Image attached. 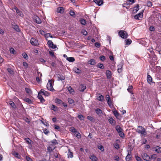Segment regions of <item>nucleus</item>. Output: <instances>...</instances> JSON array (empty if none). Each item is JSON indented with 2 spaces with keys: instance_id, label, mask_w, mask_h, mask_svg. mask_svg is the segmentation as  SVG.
<instances>
[{
  "instance_id": "obj_1",
  "label": "nucleus",
  "mask_w": 161,
  "mask_h": 161,
  "mask_svg": "<svg viewBox=\"0 0 161 161\" xmlns=\"http://www.w3.org/2000/svg\"><path fill=\"white\" fill-rule=\"evenodd\" d=\"M136 131L142 136H145L147 135V132L145 129L142 126H138Z\"/></svg>"
},
{
  "instance_id": "obj_2",
  "label": "nucleus",
  "mask_w": 161,
  "mask_h": 161,
  "mask_svg": "<svg viewBox=\"0 0 161 161\" xmlns=\"http://www.w3.org/2000/svg\"><path fill=\"white\" fill-rule=\"evenodd\" d=\"M119 36L122 38H126L127 37V34L126 32L124 31L120 30L119 32Z\"/></svg>"
},
{
  "instance_id": "obj_3",
  "label": "nucleus",
  "mask_w": 161,
  "mask_h": 161,
  "mask_svg": "<svg viewBox=\"0 0 161 161\" xmlns=\"http://www.w3.org/2000/svg\"><path fill=\"white\" fill-rule=\"evenodd\" d=\"M47 89L49 90L53 91L54 90L52 85V81L51 80H49L48 81V82L47 84Z\"/></svg>"
},
{
  "instance_id": "obj_4",
  "label": "nucleus",
  "mask_w": 161,
  "mask_h": 161,
  "mask_svg": "<svg viewBox=\"0 0 161 161\" xmlns=\"http://www.w3.org/2000/svg\"><path fill=\"white\" fill-rule=\"evenodd\" d=\"M30 42L31 44L34 46H37L39 45L38 41L34 38H31Z\"/></svg>"
},
{
  "instance_id": "obj_5",
  "label": "nucleus",
  "mask_w": 161,
  "mask_h": 161,
  "mask_svg": "<svg viewBox=\"0 0 161 161\" xmlns=\"http://www.w3.org/2000/svg\"><path fill=\"white\" fill-rule=\"evenodd\" d=\"M143 10L141 12L139 13L138 14L134 16V18L136 20H140V18H142L143 17Z\"/></svg>"
},
{
  "instance_id": "obj_6",
  "label": "nucleus",
  "mask_w": 161,
  "mask_h": 161,
  "mask_svg": "<svg viewBox=\"0 0 161 161\" xmlns=\"http://www.w3.org/2000/svg\"><path fill=\"white\" fill-rule=\"evenodd\" d=\"M142 157L145 160L147 161H149L150 159V157L146 153H143L142 155Z\"/></svg>"
},
{
  "instance_id": "obj_7",
  "label": "nucleus",
  "mask_w": 161,
  "mask_h": 161,
  "mask_svg": "<svg viewBox=\"0 0 161 161\" xmlns=\"http://www.w3.org/2000/svg\"><path fill=\"white\" fill-rule=\"evenodd\" d=\"M56 147V146H54L53 145H51L50 146L47 147V151L49 153H51L53 152V150Z\"/></svg>"
},
{
  "instance_id": "obj_8",
  "label": "nucleus",
  "mask_w": 161,
  "mask_h": 161,
  "mask_svg": "<svg viewBox=\"0 0 161 161\" xmlns=\"http://www.w3.org/2000/svg\"><path fill=\"white\" fill-rule=\"evenodd\" d=\"M47 44L48 46L53 49H55L56 47V45H54L51 41H48L47 42Z\"/></svg>"
},
{
  "instance_id": "obj_9",
  "label": "nucleus",
  "mask_w": 161,
  "mask_h": 161,
  "mask_svg": "<svg viewBox=\"0 0 161 161\" xmlns=\"http://www.w3.org/2000/svg\"><path fill=\"white\" fill-rule=\"evenodd\" d=\"M40 92L41 93H42L46 96H49L50 95V94L48 92L43 89H41L40 90Z\"/></svg>"
},
{
  "instance_id": "obj_10",
  "label": "nucleus",
  "mask_w": 161,
  "mask_h": 161,
  "mask_svg": "<svg viewBox=\"0 0 161 161\" xmlns=\"http://www.w3.org/2000/svg\"><path fill=\"white\" fill-rule=\"evenodd\" d=\"M56 77L58 78V80H64L65 78L64 76L63 75H60V74H57L56 75Z\"/></svg>"
},
{
  "instance_id": "obj_11",
  "label": "nucleus",
  "mask_w": 161,
  "mask_h": 161,
  "mask_svg": "<svg viewBox=\"0 0 161 161\" xmlns=\"http://www.w3.org/2000/svg\"><path fill=\"white\" fill-rule=\"evenodd\" d=\"M122 66H123V64L122 63H120L119 64L118 66V72L119 73H121L122 70Z\"/></svg>"
},
{
  "instance_id": "obj_12",
  "label": "nucleus",
  "mask_w": 161,
  "mask_h": 161,
  "mask_svg": "<svg viewBox=\"0 0 161 161\" xmlns=\"http://www.w3.org/2000/svg\"><path fill=\"white\" fill-rule=\"evenodd\" d=\"M40 92H39L38 93L37 97L40 100V101L42 103H43L45 102V100L42 96L41 95Z\"/></svg>"
},
{
  "instance_id": "obj_13",
  "label": "nucleus",
  "mask_w": 161,
  "mask_h": 161,
  "mask_svg": "<svg viewBox=\"0 0 161 161\" xmlns=\"http://www.w3.org/2000/svg\"><path fill=\"white\" fill-rule=\"evenodd\" d=\"M94 2L98 5L100 6L102 5L103 3L102 0H94Z\"/></svg>"
},
{
  "instance_id": "obj_14",
  "label": "nucleus",
  "mask_w": 161,
  "mask_h": 161,
  "mask_svg": "<svg viewBox=\"0 0 161 161\" xmlns=\"http://www.w3.org/2000/svg\"><path fill=\"white\" fill-rule=\"evenodd\" d=\"M106 74L108 79H109L111 77L112 75L111 72L110 71L107 70L106 71Z\"/></svg>"
},
{
  "instance_id": "obj_15",
  "label": "nucleus",
  "mask_w": 161,
  "mask_h": 161,
  "mask_svg": "<svg viewBox=\"0 0 161 161\" xmlns=\"http://www.w3.org/2000/svg\"><path fill=\"white\" fill-rule=\"evenodd\" d=\"M80 91L81 92L84 91V90L86 88V86L83 84H81L80 86Z\"/></svg>"
},
{
  "instance_id": "obj_16",
  "label": "nucleus",
  "mask_w": 161,
  "mask_h": 161,
  "mask_svg": "<svg viewBox=\"0 0 161 161\" xmlns=\"http://www.w3.org/2000/svg\"><path fill=\"white\" fill-rule=\"evenodd\" d=\"M131 153V152H128V154L125 158L126 161H129L131 159L132 157Z\"/></svg>"
},
{
  "instance_id": "obj_17",
  "label": "nucleus",
  "mask_w": 161,
  "mask_h": 161,
  "mask_svg": "<svg viewBox=\"0 0 161 161\" xmlns=\"http://www.w3.org/2000/svg\"><path fill=\"white\" fill-rule=\"evenodd\" d=\"M154 149L157 153H159L161 152V147L159 146H157L154 147Z\"/></svg>"
},
{
  "instance_id": "obj_18",
  "label": "nucleus",
  "mask_w": 161,
  "mask_h": 161,
  "mask_svg": "<svg viewBox=\"0 0 161 161\" xmlns=\"http://www.w3.org/2000/svg\"><path fill=\"white\" fill-rule=\"evenodd\" d=\"M134 3L135 1L134 0H129L127 1L125 3V4H126V5H130Z\"/></svg>"
},
{
  "instance_id": "obj_19",
  "label": "nucleus",
  "mask_w": 161,
  "mask_h": 161,
  "mask_svg": "<svg viewBox=\"0 0 161 161\" xmlns=\"http://www.w3.org/2000/svg\"><path fill=\"white\" fill-rule=\"evenodd\" d=\"M35 22L38 24H40L41 23V20L37 16H36L35 17Z\"/></svg>"
},
{
  "instance_id": "obj_20",
  "label": "nucleus",
  "mask_w": 161,
  "mask_h": 161,
  "mask_svg": "<svg viewBox=\"0 0 161 161\" xmlns=\"http://www.w3.org/2000/svg\"><path fill=\"white\" fill-rule=\"evenodd\" d=\"M147 80L148 83L151 84L152 82V78L150 75H147Z\"/></svg>"
},
{
  "instance_id": "obj_21",
  "label": "nucleus",
  "mask_w": 161,
  "mask_h": 161,
  "mask_svg": "<svg viewBox=\"0 0 161 161\" xmlns=\"http://www.w3.org/2000/svg\"><path fill=\"white\" fill-rule=\"evenodd\" d=\"M139 5L138 4H136V6L134 7L133 10V12L134 13H136L139 10Z\"/></svg>"
},
{
  "instance_id": "obj_22",
  "label": "nucleus",
  "mask_w": 161,
  "mask_h": 161,
  "mask_svg": "<svg viewBox=\"0 0 161 161\" xmlns=\"http://www.w3.org/2000/svg\"><path fill=\"white\" fill-rule=\"evenodd\" d=\"M57 12L58 13H63L64 12V8L63 7H58L57 9Z\"/></svg>"
},
{
  "instance_id": "obj_23",
  "label": "nucleus",
  "mask_w": 161,
  "mask_h": 161,
  "mask_svg": "<svg viewBox=\"0 0 161 161\" xmlns=\"http://www.w3.org/2000/svg\"><path fill=\"white\" fill-rule=\"evenodd\" d=\"M108 121L110 124L113 125H114L115 124V121L112 118H110L108 119Z\"/></svg>"
},
{
  "instance_id": "obj_24",
  "label": "nucleus",
  "mask_w": 161,
  "mask_h": 161,
  "mask_svg": "<svg viewBox=\"0 0 161 161\" xmlns=\"http://www.w3.org/2000/svg\"><path fill=\"white\" fill-rule=\"evenodd\" d=\"M116 130L118 132V133L123 131L122 129L120 127V126L119 125H118L116 126Z\"/></svg>"
},
{
  "instance_id": "obj_25",
  "label": "nucleus",
  "mask_w": 161,
  "mask_h": 161,
  "mask_svg": "<svg viewBox=\"0 0 161 161\" xmlns=\"http://www.w3.org/2000/svg\"><path fill=\"white\" fill-rule=\"evenodd\" d=\"M51 109L52 110H53L54 111H56L58 110V108L56 106L54 105H51Z\"/></svg>"
},
{
  "instance_id": "obj_26",
  "label": "nucleus",
  "mask_w": 161,
  "mask_h": 161,
  "mask_svg": "<svg viewBox=\"0 0 161 161\" xmlns=\"http://www.w3.org/2000/svg\"><path fill=\"white\" fill-rule=\"evenodd\" d=\"M89 64H90L94 65L96 64L95 61L94 59H91L88 62Z\"/></svg>"
},
{
  "instance_id": "obj_27",
  "label": "nucleus",
  "mask_w": 161,
  "mask_h": 161,
  "mask_svg": "<svg viewBox=\"0 0 161 161\" xmlns=\"http://www.w3.org/2000/svg\"><path fill=\"white\" fill-rule=\"evenodd\" d=\"M66 60L70 62H73L75 61V58L73 57L67 58Z\"/></svg>"
},
{
  "instance_id": "obj_28",
  "label": "nucleus",
  "mask_w": 161,
  "mask_h": 161,
  "mask_svg": "<svg viewBox=\"0 0 161 161\" xmlns=\"http://www.w3.org/2000/svg\"><path fill=\"white\" fill-rule=\"evenodd\" d=\"M90 158L92 161H97V158L94 155L91 156L90 157Z\"/></svg>"
},
{
  "instance_id": "obj_29",
  "label": "nucleus",
  "mask_w": 161,
  "mask_h": 161,
  "mask_svg": "<svg viewBox=\"0 0 161 161\" xmlns=\"http://www.w3.org/2000/svg\"><path fill=\"white\" fill-rule=\"evenodd\" d=\"M70 151V150H69V152L68 153V157L72 158L73 157V153Z\"/></svg>"
},
{
  "instance_id": "obj_30",
  "label": "nucleus",
  "mask_w": 161,
  "mask_h": 161,
  "mask_svg": "<svg viewBox=\"0 0 161 161\" xmlns=\"http://www.w3.org/2000/svg\"><path fill=\"white\" fill-rule=\"evenodd\" d=\"M16 13H17L18 15L20 16V17H23L24 16V14L22 11H20L19 10H18Z\"/></svg>"
},
{
  "instance_id": "obj_31",
  "label": "nucleus",
  "mask_w": 161,
  "mask_h": 161,
  "mask_svg": "<svg viewBox=\"0 0 161 161\" xmlns=\"http://www.w3.org/2000/svg\"><path fill=\"white\" fill-rule=\"evenodd\" d=\"M13 154L15 157L18 158H19L20 157V155L19 154V153L15 152H14L13 153Z\"/></svg>"
},
{
  "instance_id": "obj_32",
  "label": "nucleus",
  "mask_w": 161,
  "mask_h": 161,
  "mask_svg": "<svg viewBox=\"0 0 161 161\" xmlns=\"http://www.w3.org/2000/svg\"><path fill=\"white\" fill-rule=\"evenodd\" d=\"M107 101L109 106L110 107H111L113 106V103L111 99H110V100H107Z\"/></svg>"
},
{
  "instance_id": "obj_33",
  "label": "nucleus",
  "mask_w": 161,
  "mask_h": 161,
  "mask_svg": "<svg viewBox=\"0 0 161 161\" xmlns=\"http://www.w3.org/2000/svg\"><path fill=\"white\" fill-rule=\"evenodd\" d=\"M97 114L98 115H100L102 113V111L99 108H97L95 110Z\"/></svg>"
},
{
  "instance_id": "obj_34",
  "label": "nucleus",
  "mask_w": 161,
  "mask_h": 161,
  "mask_svg": "<svg viewBox=\"0 0 161 161\" xmlns=\"http://www.w3.org/2000/svg\"><path fill=\"white\" fill-rule=\"evenodd\" d=\"M104 97L102 95H100L99 96H98L97 97L98 100L102 101Z\"/></svg>"
},
{
  "instance_id": "obj_35",
  "label": "nucleus",
  "mask_w": 161,
  "mask_h": 161,
  "mask_svg": "<svg viewBox=\"0 0 161 161\" xmlns=\"http://www.w3.org/2000/svg\"><path fill=\"white\" fill-rule=\"evenodd\" d=\"M69 130L74 133H75L77 131L76 129L73 127H70L69 128Z\"/></svg>"
},
{
  "instance_id": "obj_36",
  "label": "nucleus",
  "mask_w": 161,
  "mask_h": 161,
  "mask_svg": "<svg viewBox=\"0 0 161 161\" xmlns=\"http://www.w3.org/2000/svg\"><path fill=\"white\" fill-rule=\"evenodd\" d=\"M113 113L114 115L115 116L116 118H118L119 116V114L117 112L116 110L114 111L113 112Z\"/></svg>"
},
{
  "instance_id": "obj_37",
  "label": "nucleus",
  "mask_w": 161,
  "mask_h": 161,
  "mask_svg": "<svg viewBox=\"0 0 161 161\" xmlns=\"http://www.w3.org/2000/svg\"><path fill=\"white\" fill-rule=\"evenodd\" d=\"M10 106L13 108H16V106L14 103L12 101H10L9 103Z\"/></svg>"
},
{
  "instance_id": "obj_38",
  "label": "nucleus",
  "mask_w": 161,
  "mask_h": 161,
  "mask_svg": "<svg viewBox=\"0 0 161 161\" xmlns=\"http://www.w3.org/2000/svg\"><path fill=\"white\" fill-rule=\"evenodd\" d=\"M97 67L101 69H104V66L102 64L98 63L97 64Z\"/></svg>"
},
{
  "instance_id": "obj_39",
  "label": "nucleus",
  "mask_w": 161,
  "mask_h": 161,
  "mask_svg": "<svg viewBox=\"0 0 161 161\" xmlns=\"http://www.w3.org/2000/svg\"><path fill=\"white\" fill-rule=\"evenodd\" d=\"M80 22L81 24L83 25H85L86 24V20L83 19H81L80 20Z\"/></svg>"
},
{
  "instance_id": "obj_40",
  "label": "nucleus",
  "mask_w": 161,
  "mask_h": 161,
  "mask_svg": "<svg viewBox=\"0 0 161 161\" xmlns=\"http://www.w3.org/2000/svg\"><path fill=\"white\" fill-rule=\"evenodd\" d=\"M55 102L58 104H61L62 103V101L61 100L58 99L56 98L55 100Z\"/></svg>"
},
{
  "instance_id": "obj_41",
  "label": "nucleus",
  "mask_w": 161,
  "mask_h": 161,
  "mask_svg": "<svg viewBox=\"0 0 161 161\" xmlns=\"http://www.w3.org/2000/svg\"><path fill=\"white\" fill-rule=\"evenodd\" d=\"M133 87L132 86H129L128 88L127 89L128 91L130 93H131V94H133V93L131 91V90L132 89Z\"/></svg>"
},
{
  "instance_id": "obj_42",
  "label": "nucleus",
  "mask_w": 161,
  "mask_h": 161,
  "mask_svg": "<svg viewBox=\"0 0 161 161\" xmlns=\"http://www.w3.org/2000/svg\"><path fill=\"white\" fill-rule=\"evenodd\" d=\"M51 143L54 145L58 144L57 141L56 139H53L52 141H50V143Z\"/></svg>"
},
{
  "instance_id": "obj_43",
  "label": "nucleus",
  "mask_w": 161,
  "mask_h": 161,
  "mask_svg": "<svg viewBox=\"0 0 161 161\" xmlns=\"http://www.w3.org/2000/svg\"><path fill=\"white\" fill-rule=\"evenodd\" d=\"M75 135L78 138H81V135L77 131L75 133Z\"/></svg>"
},
{
  "instance_id": "obj_44",
  "label": "nucleus",
  "mask_w": 161,
  "mask_h": 161,
  "mask_svg": "<svg viewBox=\"0 0 161 161\" xmlns=\"http://www.w3.org/2000/svg\"><path fill=\"white\" fill-rule=\"evenodd\" d=\"M125 43L126 45H130L131 43V42H132L131 40L129 39H127L126 40Z\"/></svg>"
},
{
  "instance_id": "obj_45",
  "label": "nucleus",
  "mask_w": 161,
  "mask_h": 161,
  "mask_svg": "<svg viewBox=\"0 0 161 161\" xmlns=\"http://www.w3.org/2000/svg\"><path fill=\"white\" fill-rule=\"evenodd\" d=\"M25 140L27 142V143L29 144H31V142H32V141L31 139L29 138H26L25 139Z\"/></svg>"
},
{
  "instance_id": "obj_46",
  "label": "nucleus",
  "mask_w": 161,
  "mask_h": 161,
  "mask_svg": "<svg viewBox=\"0 0 161 161\" xmlns=\"http://www.w3.org/2000/svg\"><path fill=\"white\" fill-rule=\"evenodd\" d=\"M119 136L122 138H123L125 136V135L122 131L118 133Z\"/></svg>"
},
{
  "instance_id": "obj_47",
  "label": "nucleus",
  "mask_w": 161,
  "mask_h": 161,
  "mask_svg": "<svg viewBox=\"0 0 161 161\" xmlns=\"http://www.w3.org/2000/svg\"><path fill=\"white\" fill-rule=\"evenodd\" d=\"M22 55L24 58L26 59H27L28 58V57L27 54L26 53H24L22 54Z\"/></svg>"
},
{
  "instance_id": "obj_48",
  "label": "nucleus",
  "mask_w": 161,
  "mask_h": 161,
  "mask_svg": "<svg viewBox=\"0 0 161 161\" xmlns=\"http://www.w3.org/2000/svg\"><path fill=\"white\" fill-rule=\"evenodd\" d=\"M152 3L150 1L147 2V5L148 7H151L152 6Z\"/></svg>"
},
{
  "instance_id": "obj_49",
  "label": "nucleus",
  "mask_w": 161,
  "mask_h": 161,
  "mask_svg": "<svg viewBox=\"0 0 161 161\" xmlns=\"http://www.w3.org/2000/svg\"><path fill=\"white\" fill-rule=\"evenodd\" d=\"M157 157V156L156 154H153L152 155L151 157H150V159H156Z\"/></svg>"
},
{
  "instance_id": "obj_50",
  "label": "nucleus",
  "mask_w": 161,
  "mask_h": 161,
  "mask_svg": "<svg viewBox=\"0 0 161 161\" xmlns=\"http://www.w3.org/2000/svg\"><path fill=\"white\" fill-rule=\"evenodd\" d=\"M68 90L69 91V92L71 93L72 92L74 91V90L70 86L68 87Z\"/></svg>"
},
{
  "instance_id": "obj_51",
  "label": "nucleus",
  "mask_w": 161,
  "mask_h": 161,
  "mask_svg": "<svg viewBox=\"0 0 161 161\" xmlns=\"http://www.w3.org/2000/svg\"><path fill=\"white\" fill-rule=\"evenodd\" d=\"M78 117L80 120H82L84 119V117L82 114L79 115L78 116Z\"/></svg>"
},
{
  "instance_id": "obj_52",
  "label": "nucleus",
  "mask_w": 161,
  "mask_h": 161,
  "mask_svg": "<svg viewBox=\"0 0 161 161\" xmlns=\"http://www.w3.org/2000/svg\"><path fill=\"white\" fill-rule=\"evenodd\" d=\"M14 28L16 31L18 32L20 31V29L19 28L18 26L16 25L14 26Z\"/></svg>"
},
{
  "instance_id": "obj_53",
  "label": "nucleus",
  "mask_w": 161,
  "mask_h": 161,
  "mask_svg": "<svg viewBox=\"0 0 161 161\" xmlns=\"http://www.w3.org/2000/svg\"><path fill=\"white\" fill-rule=\"evenodd\" d=\"M43 132L45 134L47 135L49 133V131L47 129H43Z\"/></svg>"
},
{
  "instance_id": "obj_54",
  "label": "nucleus",
  "mask_w": 161,
  "mask_h": 161,
  "mask_svg": "<svg viewBox=\"0 0 161 161\" xmlns=\"http://www.w3.org/2000/svg\"><path fill=\"white\" fill-rule=\"evenodd\" d=\"M75 72L78 74H80L81 73V70L78 68H76L75 69Z\"/></svg>"
},
{
  "instance_id": "obj_55",
  "label": "nucleus",
  "mask_w": 161,
  "mask_h": 161,
  "mask_svg": "<svg viewBox=\"0 0 161 161\" xmlns=\"http://www.w3.org/2000/svg\"><path fill=\"white\" fill-rule=\"evenodd\" d=\"M68 100L69 103L70 104L74 103V101L71 98H69Z\"/></svg>"
},
{
  "instance_id": "obj_56",
  "label": "nucleus",
  "mask_w": 161,
  "mask_h": 161,
  "mask_svg": "<svg viewBox=\"0 0 161 161\" xmlns=\"http://www.w3.org/2000/svg\"><path fill=\"white\" fill-rule=\"evenodd\" d=\"M135 158L137 161H142L141 158L138 156H136Z\"/></svg>"
},
{
  "instance_id": "obj_57",
  "label": "nucleus",
  "mask_w": 161,
  "mask_h": 161,
  "mask_svg": "<svg viewBox=\"0 0 161 161\" xmlns=\"http://www.w3.org/2000/svg\"><path fill=\"white\" fill-rule=\"evenodd\" d=\"M99 58L102 61H103L105 60V58L104 56L102 55Z\"/></svg>"
},
{
  "instance_id": "obj_58",
  "label": "nucleus",
  "mask_w": 161,
  "mask_h": 161,
  "mask_svg": "<svg viewBox=\"0 0 161 161\" xmlns=\"http://www.w3.org/2000/svg\"><path fill=\"white\" fill-rule=\"evenodd\" d=\"M7 71L10 74H12L13 73V71L10 68H8L7 69Z\"/></svg>"
},
{
  "instance_id": "obj_59",
  "label": "nucleus",
  "mask_w": 161,
  "mask_h": 161,
  "mask_svg": "<svg viewBox=\"0 0 161 161\" xmlns=\"http://www.w3.org/2000/svg\"><path fill=\"white\" fill-rule=\"evenodd\" d=\"M25 102H27L29 103H31V101L29 98H26L25 99Z\"/></svg>"
},
{
  "instance_id": "obj_60",
  "label": "nucleus",
  "mask_w": 161,
  "mask_h": 161,
  "mask_svg": "<svg viewBox=\"0 0 161 161\" xmlns=\"http://www.w3.org/2000/svg\"><path fill=\"white\" fill-rule=\"evenodd\" d=\"M95 46L96 47H97V48H99L100 47L101 45L99 43L97 42L95 43Z\"/></svg>"
},
{
  "instance_id": "obj_61",
  "label": "nucleus",
  "mask_w": 161,
  "mask_h": 161,
  "mask_svg": "<svg viewBox=\"0 0 161 161\" xmlns=\"http://www.w3.org/2000/svg\"><path fill=\"white\" fill-rule=\"evenodd\" d=\"M36 80L37 82H38V83H39L41 81V79L40 78V77H39V76H37V77H36Z\"/></svg>"
},
{
  "instance_id": "obj_62",
  "label": "nucleus",
  "mask_w": 161,
  "mask_h": 161,
  "mask_svg": "<svg viewBox=\"0 0 161 161\" xmlns=\"http://www.w3.org/2000/svg\"><path fill=\"white\" fill-rule=\"evenodd\" d=\"M87 119L91 121H93V117L92 116H87Z\"/></svg>"
},
{
  "instance_id": "obj_63",
  "label": "nucleus",
  "mask_w": 161,
  "mask_h": 161,
  "mask_svg": "<svg viewBox=\"0 0 161 161\" xmlns=\"http://www.w3.org/2000/svg\"><path fill=\"white\" fill-rule=\"evenodd\" d=\"M69 14H70V15L72 16H74L75 15V14L74 12L72 10H71L69 11Z\"/></svg>"
},
{
  "instance_id": "obj_64",
  "label": "nucleus",
  "mask_w": 161,
  "mask_h": 161,
  "mask_svg": "<svg viewBox=\"0 0 161 161\" xmlns=\"http://www.w3.org/2000/svg\"><path fill=\"white\" fill-rule=\"evenodd\" d=\"M26 159L27 161H33L31 158L29 156H26Z\"/></svg>"
}]
</instances>
